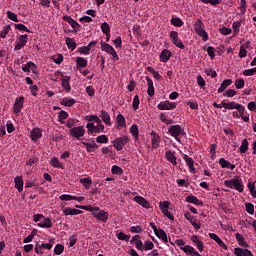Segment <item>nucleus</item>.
Wrapping results in <instances>:
<instances>
[{"label":"nucleus","mask_w":256,"mask_h":256,"mask_svg":"<svg viewBox=\"0 0 256 256\" xmlns=\"http://www.w3.org/2000/svg\"><path fill=\"white\" fill-rule=\"evenodd\" d=\"M166 161L171 163L174 167H177V156H175V152L171 150H167L165 152Z\"/></svg>","instance_id":"a211bd4d"},{"label":"nucleus","mask_w":256,"mask_h":256,"mask_svg":"<svg viewBox=\"0 0 256 256\" xmlns=\"http://www.w3.org/2000/svg\"><path fill=\"white\" fill-rule=\"evenodd\" d=\"M50 165H52L55 169H65V166L63 163H61V161H59V158L57 157H53L50 160Z\"/></svg>","instance_id":"e433bc0d"},{"label":"nucleus","mask_w":256,"mask_h":256,"mask_svg":"<svg viewBox=\"0 0 256 256\" xmlns=\"http://www.w3.org/2000/svg\"><path fill=\"white\" fill-rule=\"evenodd\" d=\"M169 205H171V203L169 201H160L159 202V208L161 210V212L163 213V215L167 218L170 219V221H175V217L173 216V214H171V212H169Z\"/></svg>","instance_id":"39448f33"},{"label":"nucleus","mask_w":256,"mask_h":256,"mask_svg":"<svg viewBox=\"0 0 256 256\" xmlns=\"http://www.w3.org/2000/svg\"><path fill=\"white\" fill-rule=\"evenodd\" d=\"M130 133L131 135H133L135 139H139V126H137L136 124H133L130 127Z\"/></svg>","instance_id":"c03bdc74"},{"label":"nucleus","mask_w":256,"mask_h":256,"mask_svg":"<svg viewBox=\"0 0 256 256\" xmlns=\"http://www.w3.org/2000/svg\"><path fill=\"white\" fill-rule=\"evenodd\" d=\"M76 209H83V211H89L97 221H101L102 223H107L109 221V212L105 210H101L99 207H93L91 205L86 206H75Z\"/></svg>","instance_id":"f257e3e1"},{"label":"nucleus","mask_w":256,"mask_h":256,"mask_svg":"<svg viewBox=\"0 0 256 256\" xmlns=\"http://www.w3.org/2000/svg\"><path fill=\"white\" fill-rule=\"evenodd\" d=\"M236 89H243L245 87V80L243 78H238L235 80Z\"/></svg>","instance_id":"680f3d73"},{"label":"nucleus","mask_w":256,"mask_h":256,"mask_svg":"<svg viewBox=\"0 0 256 256\" xmlns=\"http://www.w3.org/2000/svg\"><path fill=\"white\" fill-rule=\"evenodd\" d=\"M101 50L108 55H111L113 61H119V55L113 46L109 45L108 43L102 42L101 43Z\"/></svg>","instance_id":"20e7f679"},{"label":"nucleus","mask_w":256,"mask_h":256,"mask_svg":"<svg viewBox=\"0 0 256 256\" xmlns=\"http://www.w3.org/2000/svg\"><path fill=\"white\" fill-rule=\"evenodd\" d=\"M117 239H118L119 241H126V242H129V239H131V236L126 235V234L123 233V232H119V233L117 234Z\"/></svg>","instance_id":"4d7b16f0"},{"label":"nucleus","mask_w":256,"mask_h":256,"mask_svg":"<svg viewBox=\"0 0 256 256\" xmlns=\"http://www.w3.org/2000/svg\"><path fill=\"white\" fill-rule=\"evenodd\" d=\"M100 118L102 119L103 123H105V125H108L110 127L111 116L109 115V112L105 110L100 111Z\"/></svg>","instance_id":"2f4dec72"},{"label":"nucleus","mask_w":256,"mask_h":256,"mask_svg":"<svg viewBox=\"0 0 256 256\" xmlns=\"http://www.w3.org/2000/svg\"><path fill=\"white\" fill-rule=\"evenodd\" d=\"M187 203H192L193 205H201V201L197 199V196L190 195L186 197Z\"/></svg>","instance_id":"a18cd8bd"},{"label":"nucleus","mask_w":256,"mask_h":256,"mask_svg":"<svg viewBox=\"0 0 256 256\" xmlns=\"http://www.w3.org/2000/svg\"><path fill=\"white\" fill-rule=\"evenodd\" d=\"M247 13V0H240V15Z\"/></svg>","instance_id":"8fccbe9b"},{"label":"nucleus","mask_w":256,"mask_h":256,"mask_svg":"<svg viewBox=\"0 0 256 256\" xmlns=\"http://www.w3.org/2000/svg\"><path fill=\"white\" fill-rule=\"evenodd\" d=\"M224 185L226 187H229V189H235V191H238V193H243L245 189V187L243 186V180H241L239 176H235L230 180H226L224 182Z\"/></svg>","instance_id":"f03ea898"},{"label":"nucleus","mask_w":256,"mask_h":256,"mask_svg":"<svg viewBox=\"0 0 256 256\" xmlns=\"http://www.w3.org/2000/svg\"><path fill=\"white\" fill-rule=\"evenodd\" d=\"M14 183H15V188L17 189V191H19V193H21V191H23V178L21 176H17L14 179Z\"/></svg>","instance_id":"58836bf2"},{"label":"nucleus","mask_w":256,"mask_h":256,"mask_svg":"<svg viewBox=\"0 0 256 256\" xmlns=\"http://www.w3.org/2000/svg\"><path fill=\"white\" fill-rule=\"evenodd\" d=\"M76 64L78 65V67H87V59L83 57H78L76 59Z\"/></svg>","instance_id":"13d9d810"},{"label":"nucleus","mask_w":256,"mask_h":256,"mask_svg":"<svg viewBox=\"0 0 256 256\" xmlns=\"http://www.w3.org/2000/svg\"><path fill=\"white\" fill-rule=\"evenodd\" d=\"M112 173L113 175H121L123 173V168L117 166V165H114L112 166Z\"/></svg>","instance_id":"0e129e2a"},{"label":"nucleus","mask_w":256,"mask_h":256,"mask_svg":"<svg viewBox=\"0 0 256 256\" xmlns=\"http://www.w3.org/2000/svg\"><path fill=\"white\" fill-rule=\"evenodd\" d=\"M37 226L40 227L41 229H51V227H53V222H51L50 218L44 217V219H42V221L39 222Z\"/></svg>","instance_id":"cd10ccee"},{"label":"nucleus","mask_w":256,"mask_h":256,"mask_svg":"<svg viewBox=\"0 0 256 256\" xmlns=\"http://www.w3.org/2000/svg\"><path fill=\"white\" fill-rule=\"evenodd\" d=\"M98 143H109V138L106 135H100L96 138Z\"/></svg>","instance_id":"338daca9"},{"label":"nucleus","mask_w":256,"mask_h":256,"mask_svg":"<svg viewBox=\"0 0 256 256\" xmlns=\"http://www.w3.org/2000/svg\"><path fill=\"white\" fill-rule=\"evenodd\" d=\"M251 45V42H246V45L240 46V51H239V57L240 59H244V57H247V49H249Z\"/></svg>","instance_id":"f704fd0d"},{"label":"nucleus","mask_w":256,"mask_h":256,"mask_svg":"<svg viewBox=\"0 0 256 256\" xmlns=\"http://www.w3.org/2000/svg\"><path fill=\"white\" fill-rule=\"evenodd\" d=\"M116 127L117 129H123V127H127V121L125 120V116H123V114H118L116 116Z\"/></svg>","instance_id":"393cba45"},{"label":"nucleus","mask_w":256,"mask_h":256,"mask_svg":"<svg viewBox=\"0 0 256 256\" xmlns=\"http://www.w3.org/2000/svg\"><path fill=\"white\" fill-rule=\"evenodd\" d=\"M208 237H210V239L215 241L217 243V245H219V247H222V249H225V251H227L228 248L225 245V242H223V240H221V238L217 234L209 233Z\"/></svg>","instance_id":"4be33fe9"},{"label":"nucleus","mask_w":256,"mask_h":256,"mask_svg":"<svg viewBox=\"0 0 256 256\" xmlns=\"http://www.w3.org/2000/svg\"><path fill=\"white\" fill-rule=\"evenodd\" d=\"M171 55H173V53L167 49L162 50V52L160 53L159 59L161 63H167V61H169V59H171Z\"/></svg>","instance_id":"a878e982"},{"label":"nucleus","mask_w":256,"mask_h":256,"mask_svg":"<svg viewBox=\"0 0 256 256\" xmlns=\"http://www.w3.org/2000/svg\"><path fill=\"white\" fill-rule=\"evenodd\" d=\"M238 113H240V117L244 123H249V114L245 113V106H243Z\"/></svg>","instance_id":"49530a36"},{"label":"nucleus","mask_w":256,"mask_h":256,"mask_svg":"<svg viewBox=\"0 0 256 256\" xmlns=\"http://www.w3.org/2000/svg\"><path fill=\"white\" fill-rule=\"evenodd\" d=\"M22 71H24V73H31V71L32 73H37V65L32 61H28L22 66Z\"/></svg>","instance_id":"dca6fc26"},{"label":"nucleus","mask_w":256,"mask_h":256,"mask_svg":"<svg viewBox=\"0 0 256 256\" xmlns=\"http://www.w3.org/2000/svg\"><path fill=\"white\" fill-rule=\"evenodd\" d=\"M181 251H183L186 255L190 256H202L195 250V248L191 245H186L184 247H180Z\"/></svg>","instance_id":"f3484780"},{"label":"nucleus","mask_w":256,"mask_h":256,"mask_svg":"<svg viewBox=\"0 0 256 256\" xmlns=\"http://www.w3.org/2000/svg\"><path fill=\"white\" fill-rule=\"evenodd\" d=\"M135 203H138V205H141V207H144V209H150L151 203L147 201V199L143 198L142 196H135L134 197Z\"/></svg>","instance_id":"aec40b11"},{"label":"nucleus","mask_w":256,"mask_h":256,"mask_svg":"<svg viewBox=\"0 0 256 256\" xmlns=\"http://www.w3.org/2000/svg\"><path fill=\"white\" fill-rule=\"evenodd\" d=\"M171 23L174 25V27H183V20H181L179 17L172 18Z\"/></svg>","instance_id":"bf43d9fd"},{"label":"nucleus","mask_w":256,"mask_h":256,"mask_svg":"<svg viewBox=\"0 0 256 256\" xmlns=\"http://www.w3.org/2000/svg\"><path fill=\"white\" fill-rule=\"evenodd\" d=\"M184 217L185 219H187V221L191 223V225L194 227V229H196V231H199L201 229V223H199V221H197V219H195V217H193L191 213H185Z\"/></svg>","instance_id":"ddd939ff"},{"label":"nucleus","mask_w":256,"mask_h":256,"mask_svg":"<svg viewBox=\"0 0 256 256\" xmlns=\"http://www.w3.org/2000/svg\"><path fill=\"white\" fill-rule=\"evenodd\" d=\"M146 81L148 85L147 94L149 97H153L155 95V86H153V80L149 76H146Z\"/></svg>","instance_id":"7c9ffc66"},{"label":"nucleus","mask_w":256,"mask_h":256,"mask_svg":"<svg viewBox=\"0 0 256 256\" xmlns=\"http://www.w3.org/2000/svg\"><path fill=\"white\" fill-rule=\"evenodd\" d=\"M168 133H170L176 141H179V136L185 135V130L182 129L181 125H172L168 128Z\"/></svg>","instance_id":"423d86ee"},{"label":"nucleus","mask_w":256,"mask_h":256,"mask_svg":"<svg viewBox=\"0 0 256 256\" xmlns=\"http://www.w3.org/2000/svg\"><path fill=\"white\" fill-rule=\"evenodd\" d=\"M66 45L68 49H71V51H75V49H77V43H75V40L72 38H66Z\"/></svg>","instance_id":"37998d69"},{"label":"nucleus","mask_w":256,"mask_h":256,"mask_svg":"<svg viewBox=\"0 0 256 256\" xmlns=\"http://www.w3.org/2000/svg\"><path fill=\"white\" fill-rule=\"evenodd\" d=\"M222 105L224 109H228V110H233L236 109L238 110V112L240 111V109L243 107V105L237 103V102H230L227 103L225 101H222Z\"/></svg>","instance_id":"412c9836"},{"label":"nucleus","mask_w":256,"mask_h":256,"mask_svg":"<svg viewBox=\"0 0 256 256\" xmlns=\"http://www.w3.org/2000/svg\"><path fill=\"white\" fill-rule=\"evenodd\" d=\"M157 107L160 111H171L177 108V104L175 102L161 101Z\"/></svg>","instance_id":"9b49d317"},{"label":"nucleus","mask_w":256,"mask_h":256,"mask_svg":"<svg viewBox=\"0 0 256 256\" xmlns=\"http://www.w3.org/2000/svg\"><path fill=\"white\" fill-rule=\"evenodd\" d=\"M97 45V42L91 41L87 46H82L78 49L80 55H89L91 52V47Z\"/></svg>","instance_id":"b1692460"},{"label":"nucleus","mask_w":256,"mask_h":256,"mask_svg":"<svg viewBox=\"0 0 256 256\" xmlns=\"http://www.w3.org/2000/svg\"><path fill=\"white\" fill-rule=\"evenodd\" d=\"M82 143H83V145H85L88 153H95V151L98 147L95 142H92V143L82 142Z\"/></svg>","instance_id":"a19ab883"},{"label":"nucleus","mask_w":256,"mask_h":256,"mask_svg":"<svg viewBox=\"0 0 256 256\" xmlns=\"http://www.w3.org/2000/svg\"><path fill=\"white\" fill-rule=\"evenodd\" d=\"M69 133L74 139H80L81 137H85V128L83 126L73 127Z\"/></svg>","instance_id":"1a4fd4ad"},{"label":"nucleus","mask_w":256,"mask_h":256,"mask_svg":"<svg viewBox=\"0 0 256 256\" xmlns=\"http://www.w3.org/2000/svg\"><path fill=\"white\" fill-rule=\"evenodd\" d=\"M158 239H162L163 243H169V238L167 237V233L163 229H159V231L155 234Z\"/></svg>","instance_id":"4c0bfd02"},{"label":"nucleus","mask_w":256,"mask_h":256,"mask_svg":"<svg viewBox=\"0 0 256 256\" xmlns=\"http://www.w3.org/2000/svg\"><path fill=\"white\" fill-rule=\"evenodd\" d=\"M71 81V77L69 76H62L61 78V87L64 89V91H71V84L69 83Z\"/></svg>","instance_id":"bb28decb"},{"label":"nucleus","mask_w":256,"mask_h":256,"mask_svg":"<svg viewBox=\"0 0 256 256\" xmlns=\"http://www.w3.org/2000/svg\"><path fill=\"white\" fill-rule=\"evenodd\" d=\"M67 117H69V113L62 110L59 112L58 121L60 123H65V119H67Z\"/></svg>","instance_id":"603ef678"},{"label":"nucleus","mask_w":256,"mask_h":256,"mask_svg":"<svg viewBox=\"0 0 256 256\" xmlns=\"http://www.w3.org/2000/svg\"><path fill=\"white\" fill-rule=\"evenodd\" d=\"M234 255L235 256H255L253 252L247 248L237 247L234 248Z\"/></svg>","instance_id":"4468645a"},{"label":"nucleus","mask_w":256,"mask_h":256,"mask_svg":"<svg viewBox=\"0 0 256 256\" xmlns=\"http://www.w3.org/2000/svg\"><path fill=\"white\" fill-rule=\"evenodd\" d=\"M160 120L162 123H165L166 125H171L173 124V120H171L165 113H160Z\"/></svg>","instance_id":"09e8293b"},{"label":"nucleus","mask_w":256,"mask_h":256,"mask_svg":"<svg viewBox=\"0 0 256 256\" xmlns=\"http://www.w3.org/2000/svg\"><path fill=\"white\" fill-rule=\"evenodd\" d=\"M248 149H249V141H247V139L242 140V143L240 146V153H247Z\"/></svg>","instance_id":"de8ad7c7"},{"label":"nucleus","mask_w":256,"mask_h":256,"mask_svg":"<svg viewBox=\"0 0 256 256\" xmlns=\"http://www.w3.org/2000/svg\"><path fill=\"white\" fill-rule=\"evenodd\" d=\"M190 240L192 241V243H195L198 251L200 253H203L205 246L203 244V241L201 239H199V236L193 235V236H191Z\"/></svg>","instance_id":"6ab92c4d"},{"label":"nucleus","mask_w":256,"mask_h":256,"mask_svg":"<svg viewBox=\"0 0 256 256\" xmlns=\"http://www.w3.org/2000/svg\"><path fill=\"white\" fill-rule=\"evenodd\" d=\"M80 183H81V185H83L84 189H89L91 187V185L93 184V180H91L90 177L81 178Z\"/></svg>","instance_id":"79ce46f5"},{"label":"nucleus","mask_w":256,"mask_h":256,"mask_svg":"<svg viewBox=\"0 0 256 256\" xmlns=\"http://www.w3.org/2000/svg\"><path fill=\"white\" fill-rule=\"evenodd\" d=\"M86 129L89 133H104L105 125H103L101 122L97 123L96 125L94 123H88L86 125Z\"/></svg>","instance_id":"0eeeda50"},{"label":"nucleus","mask_w":256,"mask_h":256,"mask_svg":"<svg viewBox=\"0 0 256 256\" xmlns=\"http://www.w3.org/2000/svg\"><path fill=\"white\" fill-rule=\"evenodd\" d=\"M25 101V97L20 96L18 98H16L15 102H14V113H21V111L23 110V103Z\"/></svg>","instance_id":"2eb2a0df"},{"label":"nucleus","mask_w":256,"mask_h":256,"mask_svg":"<svg viewBox=\"0 0 256 256\" xmlns=\"http://www.w3.org/2000/svg\"><path fill=\"white\" fill-rule=\"evenodd\" d=\"M255 73H256V67L255 68H250V69H247V70L243 71V75L245 77H252V75H255Z\"/></svg>","instance_id":"e2e57ef3"},{"label":"nucleus","mask_w":256,"mask_h":256,"mask_svg":"<svg viewBox=\"0 0 256 256\" xmlns=\"http://www.w3.org/2000/svg\"><path fill=\"white\" fill-rule=\"evenodd\" d=\"M11 31V26H5L2 31H0V38L1 39H5V37H7V35L9 34V32Z\"/></svg>","instance_id":"6e6d98bb"},{"label":"nucleus","mask_w":256,"mask_h":256,"mask_svg":"<svg viewBox=\"0 0 256 256\" xmlns=\"http://www.w3.org/2000/svg\"><path fill=\"white\" fill-rule=\"evenodd\" d=\"M147 71L153 75L154 79H161V74H159V72L153 69V67L148 66Z\"/></svg>","instance_id":"5fc2aeb1"},{"label":"nucleus","mask_w":256,"mask_h":256,"mask_svg":"<svg viewBox=\"0 0 256 256\" xmlns=\"http://www.w3.org/2000/svg\"><path fill=\"white\" fill-rule=\"evenodd\" d=\"M29 39V36L27 34L21 35L18 38V42L16 43L14 47V51H21L25 45H27V41Z\"/></svg>","instance_id":"f8f14e48"},{"label":"nucleus","mask_w":256,"mask_h":256,"mask_svg":"<svg viewBox=\"0 0 256 256\" xmlns=\"http://www.w3.org/2000/svg\"><path fill=\"white\" fill-rule=\"evenodd\" d=\"M194 31H196L199 37H202V41H209V35L207 34V31H205V24H203V21L200 19L194 23Z\"/></svg>","instance_id":"7ed1b4c3"},{"label":"nucleus","mask_w":256,"mask_h":256,"mask_svg":"<svg viewBox=\"0 0 256 256\" xmlns=\"http://www.w3.org/2000/svg\"><path fill=\"white\" fill-rule=\"evenodd\" d=\"M237 95V91L234 89H228L226 92L223 93V97H235Z\"/></svg>","instance_id":"69168bd1"},{"label":"nucleus","mask_w":256,"mask_h":256,"mask_svg":"<svg viewBox=\"0 0 256 256\" xmlns=\"http://www.w3.org/2000/svg\"><path fill=\"white\" fill-rule=\"evenodd\" d=\"M230 85H233V80L232 79H225L221 83L220 87L218 88V93H223L227 87H230Z\"/></svg>","instance_id":"473e14b6"},{"label":"nucleus","mask_w":256,"mask_h":256,"mask_svg":"<svg viewBox=\"0 0 256 256\" xmlns=\"http://www.w3.org/2000/svg\"><path fill=\"white\" fill-rule=\"evenodd\" d=\"M64 249H65V247H63V245L58 244V245H56L55 248H54V253H55L56 255H61V253H63Z\"/></svg>","instance_id":"774afa93"},{"label":"nucleus","mask_w":256,"mask_h":256,"mask_svg":"<svg viewBox=\"0 0 256 256\" xmlns=\"http://www.w3.org/2000/svg\"><path fill=\"white\" fill-rule=\"evenodd\" d=\"M155 247V244H153L151 241L146 240L143 245V251H152V249Z\"/></svg>","instance_id":"3c124183"},{"label":"nucleus","mask_w":256,"mask_h":256,"mask_svg":"<svg viewBox=\"0 0 256 256\" xmlns=\"http://www.w3.org/2000/svg\"><path fill=\"white\" fill-rule=\"evenodd\" d=\"M245 209L249 215L255 214V206L252 203H245Z\"/></svg>","instance_id":"864d4df0"},{"label":"nucleus","mask_w":256,"mask_h":256,"mask_svg":"<svg viewBox=\"0 0 256 256\" xmlns=\"http://www.w3.org/2000/svg\"><path fill=\"white\" fill-rule=\"evenodd\" d=\"M60 103H61V105H64V107H73V105H75L76 101H75V99H73L71 97H64Z\"/></svg>","instance_id":"c9c22d12"},{"label":"nucleus","mask_w":256,"mask_h":256,"mask_svg":"<svg viewBox=\"0 0 256 256\" xmlns=\"http://www.w3.org/2000/svg\"><path fill=\"white\" fill-rule=\"evenodd\" d=\"M232 29L234 33H239L241 31V20L233 22Z\"/></svg>","instance_id":"052dcab7"},{"label":"nucleus","mask_w":256,"mask_h":256,"mask_svg":"<svg viewBox=\"0 0 256 256\" xmlns=\"http://www.w3.org/2000/svg\"><path fill=\"white\" fill-rule=\"evenodd\" d=\"M159 143H161V138L157 133L152 132L151 144L153 149H157L159 147Z\"/></svg>","instance_id":"72a5a7b5"},{"label":"nucleus","mask_w":256,"mask_h":256,"mask_svg":"<svg viewBox=\"0 0 256 256\" xmlns=\"http://www.w3.org/2000/svg\"><path fill=\"white\" fill-rule=\"evenodd\" d=\"M112 143H113V147H115V149H117V151H121V150H123V147H125V145H127V143H129V137L121 136V137L115 139Z\"/></svg>","instance_id":"6e6552de"},{"label":"nucleus","mask_w":256,"mask_h":256,"mask_svg":"<svg viewBox=\"0 0 256 256\" xmlns=\"http://www.w3.org/2000/svg\"><path fill=\"white\" fill-rule=\"evenodd\" d=\"M170 39L175 47H178V49H185V45H183V42L179 39V33L177 31L170 32Z\"/></svg>","instance_id":"9d476101"},{"label":"nucleus","mask_w":256,"mask_h":256,"mask_svg":"<svg viewBox=\"0 0 256 256\" xmlns=\"http://www.w3.org/2000/svg\"><path fill=\"white\" fill-rule=\"evenodd\" d=\"M235 237H236V241L240 247H243L244 249L249 248V244L245 241V237H243L241 233H236Z\"/></svg>","instance_id":"c756f323"},{"label":"nucleus","mask_w":256,"mask_h":256,"mask_svg":"<svg viewBox=\"0 0 256 256\" xmlns=\"http://www.w3.org/2000/svg\"><path fill=\"white\" fill-rule=\"evenodd\" d=\"M183 159L185 163L188 165L190 173H195V167L193 166L195 165V161L193 160V158L189 157V155L184 154Z\"/></svg>","instance_id":"c85d7f7f"},{"label":"nucleus","mask_w":256,"mask_h":256,"mask_svg":"<svg viewBox=\"0 0 256 256\" xmlns=\"http://www.w3.org/2000/svg\"><path fill=\"white\" fill-rule=\"evenodd\" d=\"M41 137H43V131H41V129L34 128L30 131V139H32V141H39Z\"/></svg>","instance_id":"5701e85b"},{"label":"nucleus","mask_w":256,"mask_h":256,"mask_svg":"<svg viewBox=\"0 0 256 256\" xmlns=\"http://www.w3.org/2000/svg\"><path fill=\"white\" fill-rule=\"evenodd\" d=\"M101 31L106 37H111V27L107 22L101 24Z\"/></svg>","instance_id":"ea45409f"}]
</instances>
